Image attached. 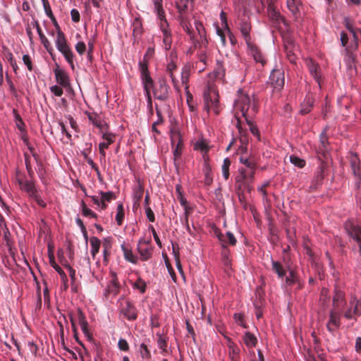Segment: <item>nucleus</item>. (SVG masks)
<instances>
[{"mask_svg":"<svg viewBox=\"0 0 361 361\" xmlns=\"http://www.w3.org/2000/svg\"><path fill=\"white\" fill-rule=\"evenodd\" d=\"M235 118L237 123L236 127L240 135V140L243 144L247 143V139L245 136V131L241 126L240 116L243 117L249 126L252 134L260 140V133L257 126L252 121V118L258 111L255 100L249 97L247 94L243 92L241 90H238L237 98L234 102Z\"/></svg>","mask_w":361,"mask_h":361,"instance_id":"f257e3e1","label":"nucleus"},{"mask_svg":"<svg viewBox=\"0 0 361 361\" xmlns=\"http://www.w3.org/2000/svg\"><path fill=\"white\" fill-rule=\"evenodd\" d=\"M267 13L271 26L280 33L288 32L289 25L283 16L276 9L274 6L269 5Z\"/></svg>","mask_w":361,"mask_h":361,"instance_id":"f03ea898","label":"nucleus"},{"mask_svg":"<svg viewBox=\"0 0 361 361\" xmlns=\"http://www.w3.org/2000/svg\"><path fill=\"white\" fill-rule=\"evenodd\" d=\"M195 49H197V58L198 59L197 61H196L195 67L198 68L200 72H201L205 69V67L207 66L209 61L207 45L202 46L201 43H200V41L198 40L197 46L192 44V46L189 49L188 52L192 54L195 51Z\"/></svg>","mask_w":361,"mask_h":361,"instance_id":"7ed1b4c3","label":"nucleus"},{"mask_svg":"<svg viewBox=\"0 0 361 361\" xmlns=\"http://www.w3.org/2000/svg\"><path fill=\"white\" fill-rule=\"evenodd\" d=\"M140 71L141 73V79L144 86L145 94L150 99V90L153 87L154 82L149 75L147 64L145 61H140L139 63Z\"/></svg>","mask_w":361,"mask_h":361,"instance_id":"20e7f679","label":"nucleus"},{"mask_svg":"<svg viewBox=\"0 0 361 361\" xmlns=\"http://www.w3.org/2000/svg\"><path fill=\"white\" fill-rule=\"evenodd\" d=\"M345 229L348 234L356 241L361 257V228L354 221L348 220L345 223Z\"/></svg>","mask_w":361,"mask_h":361,"instance_id":"39448f33","label":"nucleus"},{"mask_svg":"<svg viewBox=\"0 0 361 361\" xmlns=\"http://www.w3.org/2000/svg\"><path fill=\"white\" fill-rule=\"evenodd\" d=\"M239 174L235 177V188L237 191L244 192L245 191L250 192L252 186L247 180L246 169L241 168L238 170Z\"/></svg>","mask_w":361,"mask_h":361,"instance_id":"423d86ee","label":"nucleus"},{"mask_svg":"<svg viewBox=\"0 0 361 361\" xmlns=\"http://www.w3.org/2000/svg\"><path fill=\"white\" fill-rule=\"evenodd\" d=\"M204 109L207 112L213 111L215 114H219L221 107L219 102V95L215 92L204 96Z\"/></svg>","mask_w":361,"mask_h":361,"instance_id":"0eeeda50","label":"nucleus"},{"mask_svg":"<svg viewBox=\"0 0 361 361\" xmlns=\"http://www.w3.org/2000/svg\"><path fill=\"white\" fill-rule=\"evenodd\" d=\"M269 80L276 90H281L285 83L284 71L282 68H274L271 73Z\"/></svg>","mask_w":361,"mask_h":361,"instance_id":"6e6552de","label":"nucleus"},{"mask_svg":"<svg viewBox=\"0 0 361 361\" xmlns=\"http://www.w3.org/2000/svg\"><path fill=\"white\" fill-rule=\"evenodd\" d=\"M343 310L331 309L329 312V319L326 324L327 329L330 332L337 330L341 325V314Z\"/></svg>","mask_w":361,"mask_h":361,"instance_id":"1a4fd4ad","label":"nucleus"},{"mask_svg":"<svg viewBox=\"0 0 361 361\" xmlns=\"http://www.w3.org/2000/svg\"><path fill=\"white\" fill-rule=\"evenodd\" d=\"M171 140L172 146H176L175 149H173V156L174 160L176 161V159L180 158L181 155L183 142L180 140V133L176 128H173L171 130Z\"/></svg>","mask_w":361,"mask_h":361,"instance_id":"9d476101","label":"nucleus"},{"mask_svg":"<svg viewBox=\"0 0 361 361\" xmlns=\"http://www.w3.org/2000/svg\"><path fill=\"white\" fill-rule=\"evenodd\" d=\"M349 307L343 311V316L347 319H355V316L361 315V310L358 307V302L355 296L352 295L349 301Z\"/></svg>","mask_w":361,"mask_h":361,"instance_id":"9b49d317","label":"nucleus"},{"mask_svg":"<svg viewBox=\"0 0 361 361\" xmlns=\"http://www.w3.org/2000/svg\"><path fill=\"white\" fill-rule=\"evenodd\" d=\"M137 252L140 254V259L147 261L152 257V248L148 240L141 239L137 244Z\"/></svg>","mask_w":361,"mask_h":361,"instance_id":"f8f14e48","label":"nucleus"},{"mask_svg":"<svg viewBox=\"0 0 361 361\" xmlns=\"http://www.w3.org/2000/svg\"><path fill=\"white\" fill-rule=\"evenodd\" d=\"M169 86L166 84L165 80H161L159 85L154 90V97L161 101H165L169 96Z\"/></svg>","mask_w":361,"mask_h":361,"instance_id":"ddd939ff","label":"nucleus"},{"mask_svg":"<svg viewBox=\"0 0 361 361\" xmlns=\"http://www.w3.org/2000/svg\"><path fill=\"white\" fill-rule=\"evenodd\" d=\"M178 19L180 20V24L182 26L183 29L187 32L189 35L191 42L197 46L198 44L197 37L195 35V33L191 30V25L188 21V18L186 14H179Z\"/></svg>","mask_w":361,"mask_h":361,"instance_id":"4468645a","label":"nucleus"},{"mask_svg":"<svg viewBox=\"0 0 361 361\" xmlns=\"http://www.w3.org/2000/svg\"><path fill=\"white\" fill-rule=\"evenodd\" d=\"M345 305V294L338 286L335 287L334 294L333 296V309L343 310Z\"/></svg>","mask_w":361,"mask_h":361,"instance_id":"2eb2a0df","label":"nucleus"},{"mask_svg":"<svg viewBox=\"0 0 361 361\" xmlns=\"http://www.w3.org/2000/svg\"><path fill=\"white\" fill-rule=\"evenodd\" d=\"M155 13L160 20L159 27L162 33V38L171 37V30L170 29L169 23L166 18L164 10L162 11V12L156 11Z\"/></svg>","mask_w":361,"mask_h":361,"instance_id":"dca6fc26","label":"nucleus"},{"mask_svg":"<svg viewBox=\"0 0 361 361\" xmlns=\"http://www.w3.org/2000/svg\"><path fill=\"white\" fill-rule=\"evenodd\" d=\"M56 82L64 88L70 87V79L68 73L63 69L57 67L54 71Z\"/></svg>","mask_w":361,"mask_h":361,"instance_id":"f3484780","label":"nucleus"},{"mask_svg":"<svg viewBox=\"0 0 361 361\" xmlns=\"http://www.w3.org/2000/svg\"><path fill=\"white\" fill-rule=\"evenodd\" d=\"M247 46L249 54L253 57L254 60L264 66L266 63V60L258 47L253 43V42L250 43V45Z\"/></svg>","mask_w":361,"mask_h":361,"instance_id":"a211bd4d","label":"nucleus"},{"mask_svg":"<svg viewBox=\"0 0 361 361\" xmlns=\"http://www.w3.org/2000/svg\"><path fill=\"white\" fill-rule=\"evenodd\" d=\"M87 116L92 124L99 128L101 132L103 133L108 128L107 124L97 114L87 113Z\"/></svg>","mask_w":361,"mask_h":361,"instance_id":"6ab92c4d","label":"nucleus"},{"mask_svg":"<svg viewBox=\"0 0 361 361\" xmlns=\"http://www.w3.org/2000/svg\"><path fill=\"white\" fill-rule=\"evenodd\" d=\"M177 70L176 64L171 61L166 66V73L171 78V82L173 83V87L177 90L180 91V87L178 85V80L174 75V72Z\"/></svg>","mask_w":361,"mask_h":361,"instance_id":"aec40b11","label":"nucleus"},{"mask_svg":"<svg viewBox=\"0 0 361 361\" xmlns=\"http://www.w3.org/2000/svg\"><path fill=\"white\" fill-rule=\"evenodd\" d=\"M194 0H178L176 2V7L179 14H187L189 8H193Z\"/></svg>","mask_w":361,"mask_h":361,"instance_id":"412c9836","label":"nucleus"},{"mask_svg":"<svg viewBox=\"0 0 361 361\" xmlns=\"http://www.w3.org/2000/svg\"><path fill=\"white\" fill-rule=\"evenodd\" d=\"M121 312L128 320H135L137 318L135 307L129 302H126V306L123 307Z\"/></svg>","mask_w":361,"mask_h":361,"instance_id":"4be33fe9","label":"nucleus"},{"mask_svg":"<svg viewBox=\"0 0 361 361\" xmlns=\"http://www.w3.org/2000/svg\"><path fill=\"white\" fill-rule=\"evenodd\" d=\"M18 183L20 185V188L22 190L26 192L28 195L32 197L33 195H35L37 191L35 187V185L32 182L29 180H18Z\"/></svg>","mask_w":361,"mask_h":361,"instance_id":"5701e85b","label":"nucleus"},{"mask_svg":"<svg viewBox=\"0 0 361 361\" xmlns=\"http://www.w3.org/2000/svg\"><path fill=\"white\" fill-rule=\"evenodd\" d=\"M286 4L289 11L292 13L295 18L297 19L299 18L300 14V7L302 6L300 1L287 0Z\"/></svg>","mask_w":361,"mask_h":361,"instance_id":"b1692460","label":"nucleus"},{"mask_svg":"<svg viewBox=\"0 0 361 361\" xmlns=\"http://www.w3.org/2000/svg\"><path fill=\"white\" fill-rule=\"evenodd\" d=\"M240 32L246 42L247 45H250L252 42L250 32L251 30V25L245 21H243L240 25Z\"/></svg>","mask_w":361,"mask_h":361,"instance_id":"393cba45","label":"nucleus"},{"mask_svg":"<svg viewBox=\"0 0 361 361\" xmlns=\"http://www.w3.org/2000/svg\"><path fill=\"white\" fill-rule=\"evenodd\" d=\"M195 25L199 36L197 39L200 41V43H201L202 46H207L208 44V41L206 37V32L202 23L198 20H195Z\"/></svg>","mask_w":361,"mask_h":361,"instance_id":"a878e982","label":"nucleus"},{"mask_svg":"<svg viewBox=\"0 0 361 361\" xmlns=\"http://www.w3.org/2000/svg\"><path fill=\"white\" fill-rule=\"evenodd\" d=\"M307 66L310 74L313 76L314 80L318 83L319 88H321V75L319 74V68L317 63L312 60L307 62Z\"/></svg>","mask_w":361,"mask_h":361,"instance_id":"bb28decb","label":"nucleus"},{"mask_svg":"<svg viewBox=\"0 0 361 361\" xmlns=\"http://www.w3.org/2000/svg\"><path fill=\"white\" fill-rule=\"evenodd\" d=\"M218 238L221 241L222 246L226 247V245H235L236 243V239L233 234L228 231L226 234L220 233L218 235Z\"/></svg>","mask_w":361,"mask_h":361,"instance_id":"cd10ccee","label":"nucleus"},{"mask_svg":"<svg viewBox=\"0 0 361 361\" xmlns=\"http://www.w3.org/2000/svg\"><path fill=\"white\" fill-rule=\"evenodd\" d=\"M57 49L63 55L66 60L69 64H71L72 68H73V54L68 45V43L59 47Z\"/></svg>","mask_w":361,"mask_h":361,"instance_id":"c85d7f7f","label":"nucleus"},{"mask_svg":"<svg viewBox=\"0 0 361 361\" xmlns=\"http://www.w3.org/2000/svg\"><path fill=\"white\" fill-rule=\"evenodd\" d=\"M228 355H229L231 361H239V358H240L239 348L233 341H231L230 340H228Z\"/></svg>","mask_w":361,"mask_h":361,"instance_id":"c756f323","label":"nucleus"},{"mask_svg":"<svg viewBox=\"0 0 361 361\" xmlns=\"http://www.w3.org/2000/svg\"><path fill=\"white\" fill-rule=\"evenodd\" d=\"M190 76V66L185 64L183 66L181 70V82L184 86L185 90L188 91L189 88L188 81Z\"/></svg>","mask_w":361,"mask_h":361,"instance_id":"7c9ffc66","label":"nucleus"},{"mask_svg":"<svg viewBox=\"0 0 361 361\" xmlns=\"http://www.w3.org/2000/svg\"><path fill=\"white\" fill-rule=\"evenodd\" d=\"M121 249L123 250L124 258L126 260H127L133 264H136L137 262L138 258L136 255H135L133 253L131 249L126 247L125 245V244L121 245Z\"/></svg>","mask_w":361,"mask_h":361,"instance_id":"2f4dec72","label":"nucleus"},{"mask_svg":"<svg viewBox=\"0 0 361 361\" xmlns=\"http://www.w3.org/2000/svg\"><path fill=\"white\" fill-rule=\"evenodd\" d=\"M328 137L325 133H322L320 135L319 145L318 146L317 152L323 156H325L327 152Z\"/></svg>","mask_w":361,"mask_h":361,"instance_id":"473e14b6","label":"nucleus"},{"mask_svg":"<svg viewBox=\"0 0 361 361\" xmlns=\"http://www.w3.org/2000/svg\"><path fill=\"white\" fill-rule=\"evenodd\" d=\"M144 192V188L140 180L137 181V184L133 188V200L135 203L138 204L142 197Z\"/></svg>","mask_w":361,"mask_h":361,"instance_id":"72a5a7b5","label":"nucleus"},{"mask_svg":"<svg viewBox=\"0 0 361 361\" xmlns=\"http://www.w3.org/2000/svg\"><path fill=\"white\" fill-rule=\"evenodd\" d=\"M102 247H103V255L104 260L105 262H108V258L111 255V250L112 247V243L110 238H104L102 242Z\"/></svg>","mask_w":361,"mask_h":361,"instance_id":"f704fd0d","label":"nucleus"},{"mask_svg":"<svg viewBox=\"0 0 361 361\" xmlns=\"http://www.w3.org/2000/svg\"><path fill=\"white\" fill-rule=\"evenodd\" d=\"M271 266L272 270L278 275L279 278H283L286 276V271L281 262L272 260Z\"/></svg>","mask_w":361,"mask_h":361,"instance_id":"c9c22d12","label":"nucleus"},{"mask_svg":"<svg viewBox=\"0 0 361 361\" xmlns=\"http://www.w3.org/2000/svg\"><path fill=\"white\" fill-rule=\"evenodd\" d=\"M102 138L104 141L100 142L99 146L107 149L114 142L115 135L111 133L103 132Z\"/></svg>","mask_w":361,"mask_h":361,"instance_id":"e433bc0d","label":"nucleus"},{"mask_svg":"<svg viewBox=\"0 0 361 361\" xmlns=\"http://www.w3.org/2000/svg\"><path fill=\"white\" fill-rule=\"evenodd\" d=\"M90 243L91 247V255L93 257H94L95 255L99 252L101 245V241L97 237L92 236L90 239Z\"/></svg>","mask_w":361,"mask_h":361,"instance_id":"4c0bfd02","label":"nucleus"},{"mask_svg":"<svg viewBox=\"0 0 361 361\" xmlns=\"http://www.w3.org/2000/svg\"><path fill=\"white\" fill-rule=\"evenodd\" d=\"M243 341L246 346L249 348L255 347L257 343V339L252 334L247 331L243 336Z\"/></svg>","mask_w":361,"mask_h":361,"instance_id":"58836bf2","label":"nucleus"},{"mask_svg":"<svg viewBox=\"0 0 361 361\" xmlns=\"http://www.w3.org/2000/svg\"><path fill=\"white\" fill-rule=\"evenodd\" d=\"M313 105L314 99L310 97H306L305 102L301 105L300 113L302 114H308L311 111Z\"/></svg>","mask_w":361,"mask_h":361,"instance_id":"ea45409f","label":"nucleus"},{"mask_svg":"<svg viewBox=\"0 0 361 361\" xmlns=\"http://www.w3.org/2000/svg\"><path fill=\"white\" fill-rule=\"evenodd\" d=\"M108 288L109 291L114 295H116L118 293L119 283L118 281L117 276L115 273L112 274V279Z\"/></svg>","mask_w":361,"mask_h":361,"instance_id":"a19ab883","label":"nucleus"},{"mask_svg":"<svg viewBox=\"0 0 361 361\" xmlns=\"http://www.w3.org/2000/svg\"><path fill=\"white\" fill-rule=\"evenodd\" d=\"M139 351L142 359L149 360L151 358V353L148 345L146 343H141Z\"/></svg>","mask_w":361,"mask_h":361,"instance_id":"79ce46f5","label":"nucleus"},{"mask_svg":"<svg viewBox=\"0 0 361 361\" xmlns=\"http://www.w3.org/2000/svg\"><path fill=\"white\" fill-rule=\"evenodd\" d=\"M281 34L282 35L283 40L284 49H288V47L291 48L295 46L294 40L289 33L284 34L283 32H282Z\"/></svg>","mask_w":361,"mask_h":361,"instance_id":"37998d69","label":"nucleus"},{"mask_svg":"<svg viewBox=\"0 0 361 361\" xmlns=\"http://www.w3.org/2000/svg\"><path fill=\"white\" fill-rule=\"evenodd\" d=\"M231 160L228 158H226L224 159V162L221 166L223 176L225 180H228L230 176L229 168L231 166Z\"/></svg>","mask_w":361,"mask_h":361,"instance_id":"c03bdc74","label":"nucleus"},{"mask_svg":"<svg viewBox=\"0 0 361 361\" xmlns=\"http://www.w3.org/2000/svg\"><path fill=\"white\" fill-rule=\"evenodd\" d=\"M285 49V52L286 54V57L288 59V61L292 63H295L296 61V54H295V51H297L296 47L294 46L293 47H291V48L288 47V49Z\"/></svg>","mask_w":361,"mask_h":361,"instance_id":"a18cd8bd","label":"nucleus"},{"mask_svg":"<svg viewBox=\"0 0 361 361\" xmlns=\"http://www.w3.org/2000/svg\"><path fill=\"white\" fill-rule=\"evenodd\" d=\"M226 69L224 64L221 61H217L216 68L214 69V73L216 78H223L225 75Z\"/></svg>","mask_w":361,"mask_h":361,"instance_id":"49530a36","label":"nucleus"},{"mask_svg":"<svg viewBox=\"0 0 361 361\" xmlns=\"http://www.w3.org/2000/svg\"><path fill=\"white\" fill-rule=\"evenodd\" d=\"M55 42L56 48H59V47H61L62 45L67 43L66 36L60 29H59V30L57 31L56 39Z\"/></svg>","mask_w":361,"mask_h":361,"instance_id":"de8ad7c7","label":"nucleus"},{"mask_svg":"<svg viewBox=\"0 0 361 361\" xmlns=\"http://www.w3.org/2000/svg\"><path fill=\"white\" fill-rule=\"evenodd\" d=\"M204 183L206 185H209L212 183L213 178L212 176L211 167L207 164H205V165H204Z\"/></svg>","mask_w":361,"mask_h":361,"instance_id":"09e8293b","label":"nucleus"},{"mask_svg":"<svg viewBox=\"0 0 361 361\" xmlns=\"http://www.w3.org/2000/svg\"><path fill=\"white\" fill-rule=\"evenodd\" d=\"M298 279L295 272L293 270L290 269L289 274L286 278V284L287 286H292L294 283H295L298 281Z\"/></svg>","mask_w":361,"mask_h":361,"instance_id":"8fccbe9b","label":"nucleus"},{"mask_svg":"<svg viewBox=\"0 0 361 361\" xmlns=\"http://www.w3.org/2000/svg\"><path fill=\"white\" fill-rule=\"evenodd\" d=\"M43 4V7L45 11L46 15L51 20V21H55V17L52 13L51 6L48 0H42Z\"/></svg>","mask_w":361,"mask_h":361,"instance_id":"3c124183","label":"nucleus"},{"mask_svg":"<svg viewBox=\"0 0 361 361\" xmlns=\"http://www.w3.org/2000/svg\"><path fill=\"white\" fill-rule=\"evenodd\" d=\"M124 218V209L123 205L121 204H118L117 207V214L116 216V221L117 224L121 226L123 223V220Z\"/></svg>","mask_w":361,"mask_h":361,"instance_id":"603ef678","label":"nucleus"},{"mask_svg":"<svg viewBox=\"0 0 361 361\" xmlns=\"http://www.w3.org/2000/svg\"><path fill=\"white\" fill-rule=\"evenodd\" d=\"M290 161L293 164H294L295 166H296L299 168H302L305 165V161L302 159H300V158L296 157V156H293V155L290 156Z\"/></svg>","mask_w":361,"mask_h":361,"instance_id":"864d4df0","label":"nucleus"},{"mask_svg":"<svg viewBox=\"0 0 361 361\" xmlns=\"http://www.w3.org/2000/svg\"><path fill=\"white\" fill-rule=\"evenodd\" d=\"M14 116H15V122L16 127L21 131H24V122L23 121L20 116L16 112V110H13Z\"/></svg>","mask_w":361,"mask_h":361,"instance_id":"5fc2aeb1","label":"nucleus"},{"mask_svg":"<svg viewBox=\"0 0 361 361\" xmlns=\"http://www.w3.org/2000/svg\"><path fill=\"white\" fill-rule=\"evenodd\" d=\"M82 212L85 216L92 217L94 219L97 218V214L90 209L87 208L83 201L82 202Z\"/></svg>","mask_w":361,"mask_h":361,"instance_id":"6e6d98bb","label":"nucleus"},{"mask_svg":"<svg viewBox=\"0 0 361 361\" xmlns=\"http://www.w3.org/2000/svg\"><path fill=\"white\" fill-rule=\"evenodd\" d=\"M240 163L243 164L248 169H256V164L252 159L240 157Z\"/></svg>","mask_w":361,"mask_h":361,"instance_id":"4d7b16f0","label":"nucleus"},{"mask_svg":"<svg viewBox=\"0 0 361 361\" xmlns=\"http://www.w3.org/2000/svg\"><path fill=\"white\" fill-rule=\"evenodd\" d=\"M100 195H101V200L103 201V202H110L111 201V200H113L115 196H114V192H102L101 191L100 192Z\"/></svg>","mask_w":361,"mask_h":361,"instance_id":"13d9d810","label":"nucleus"},{"mask_svg":"<svg viewBox=\"0 0 361 361\" xmlns=\"http://www.w3.org/2000/svg\"><path fill=\"white\" fill-rule=\"evenodd\" d=\"M66 267L68 270L69 275H70V277L71 279L72 290H73V291L76 292L77 291L76 287L73 286L75 280V271L69 265H66Z\"/></svg>","mask_w":361,"mask_h":361,"instance_id":"bf43d9fd","label":"nucleus"},{"mask_svg":"<svg viewBox=\"0 0 361 361\" xmlns=\"http://www.w3.org/2000/svg\"><path fill=\"white\" fill-rule=\"evenodd\" d=\"M134 287L139 289L142 293L145 292L146 283L139 278L134 283Z\"/></svg>","mask_w":361,"mask_h":361,"instance_id":"052dcab7","label":"nucleus"},{"mask_svg":"<svg viewBox=\"0 0 361 361\" xmlns=\"http://www.w3.org/2000/svg\"><path fill=\"white\" fill-rule=\"evenodd\" d=\"M157 344L163 353H166L167 351V341L164 337L159 336L157 341Z\"/></svg>","mask_w":361,"mask_h":361,"instance_id":"680f3d73","label":"nucleus"},{"mask_svg":"<svg viewBox=\"0 0 361 361\" xmlns=\"http://www.w3.org/2000/svg\"><path fill=\"white\" fill-rule=\"evenodd\" d=\"M23 61L30 71L33 70L32 62L28 54H24L23 56Z\"/></svg>","mask_w":361,"mask_h":361,"instance_id":"e2e57ef3","label":"nucleus"},{"mask_svg":"<svg viewBox=\"0 0 361 361\" xmlns=\"http://www.w3.org/2000/svg\"><path fill=\"white\" fill-rule=\"evenodd\" d=\"M75 50L80 54L82 55L86 51V45L83 42H78L75 45Z\"/></svg>","mask_w":361,"mask_h":361,"instance_id":"0e129e2a","label":"nucleus"},{"mask_svg":"<svg viewBox=\"0 0 361 361\" xmlns=\"http://www.w3.org/2000/svg\"><path fill=\"white\" fill-rule=\"evenodd\" d=\"M42 44L44 45V48L47 49V51L51 54V51H53V48L51 46V44L48 39L44 36L40 39Z\"/></svg>","mask_w":361,"mask_h":361,"instance_id":"69168bd1","label":"nucleus"},{"mask_svg":"<svg viewBox=\"0 0 361 361\" xmlns=\"http://www.w3.org/2000/svg\"><path fill=\"white\" fill-rule=\"evenodd\" d=\"M195 149H198L203 152H207L209 150V147L204 141H200L195 144Z\"/></svg>","mask_w":361,"mask_h":361,"instance_id":"338daca9","label":"nucleus"},{"mask_svg":"<svg viewBox=\"0 0 361 361\" xmlns=\"http://www.w3.org/2000/svg\"><path fill=\"white\" fill-rule=\"evenodd\" d=\"M50 91L56 97H61L63 93L62 88L58 85L51 86Z\"/></svg>","mask_w":361,"mask_h":361,"instance_id":"774afa93","label":"nucleus"}]
</instances>
